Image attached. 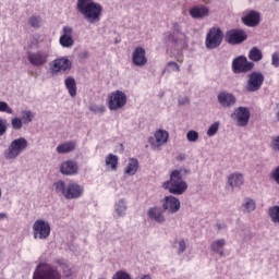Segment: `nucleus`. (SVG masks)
I'll list each match as a JSON object with an SVG mask.
<instances>
[{
	"label": "nucleus",
	"mask_w": 279,
	"mask_h": 279,
	"mask_svg": "<svg viewBox=\"0 0 279 279\" xmlns=\"http://www.w3.org/2000/svg\"><path fill=\"white\" fill-rule=\"evenodd\" d=\"M173 34H177V36H182V28L178 22L173 23Z\"/></svg>",
	"instance_id": "48"
},
{
	"label": "nucleus",
	"mask_w": 279,
	"mask_h": 279,
	"mask_svg": "<svg viewBox=\"0 0 279 279\" xmlns=\"http://www.w3.org/2000/svg\"><path fill=\"white\" fill-rule=\"evenodd\" d=\"M0 219H5V214L0 213Z\"/></svg>",
	"instance_id": "53"
},
{
	"label": "nucleus",
	"mask_w": 279,
	"mask_h": 279,
	"mask_svg": "<svg viewBox=\"0 0 279 279\" xmlns=\"http://www.w3.org/2000/svg\"><path fill=\"white\" fill-rule=\"evenodd\" d=\"M228 184L234 189V186H242L243 184V174L239 172H234L229 174L228 177Z\"/></svg>",
	"instance_id": "24"
},
{
	"label": "nucleus",
	"mask_w": 279,
	"mask_h": 279,
	"mask_svg": "<svg viewBox=\"0 0 279 279\" xmlns=\"http://www.w3.org/2000/svg\"><path fill=\"white\" fill-rule=\"evenodd\" d=\"M268 215L272 223H279V206L278 205L269 207Z\"/></svg>",
	"instance_id": "31"
},
{
	"label": "nucleus",
	"mask_w": 279,
	"mask_h": 279,
	"mask_svg": "<svg viewBox=\"0 0 279 279\" xmlns=\"http://www.w3.org/2000/svg\"><path fill=\"white\" fill-rule=\"evenodd\" d=\"M105 162L107 167H110L111 171H117V169H119V157L117 155L109 154L106 157Z\"/></svg>",
	"instance_id": "27"
},
{
	"label": "nucleus",
	"mask_w": 279,
	"mask_h": 279,
	"mask_svg": "<svg viewBox=\"0 0 279 279\" xmlns=\"http://www.w3.org/2000/svg\"><path fill=\"white\" fill-rule=\"evenodd\" d=\"M65 88L69 90L71 97H75L77 95V83H75V78L69 76L65 78Z\"/></svg>",
	"instance_id": "25"
},
{
	"label": "nucleus",
	"mask_w": 279,
	"mask_h": 279,
	"mask_svg": "<svg viewBox=\"0 0 279 279\" xmlns=\"http://www.w3.org/2000/svg\"><path fill=\"white\" fill-rule=\"evenodd\" d=\"M112 279H132V276H130V274L120 270L117 271L116 275L112 277Z\"/></svg>",
	"instance_id": "42"
},
{
	"label": "nucleus",
	"mask_w": 279,
	"mask_h": 279,
	"mask_svg": "<svg viewBox=\"0 0 279 279\" xmlns=\"http://www.w3.org/2000/svg\"><path fill=\"white\" fill-rule=\"evenodd\" d=\"M57 263L59 267H61L63 276H65V278H71V276H73V269H71L66 263L62 260H58Z\"/></svg>",
	"instance_id": "33"
},
{
	"label": "nucleus",
	"mask_w": 279,
	"mask_h": 279,
	"mask_svg": "<svg viewBox=\"0 0 279 279\" xmlns=\"http://www.w3.org/2000/svg\"><path fill=\"white\" fill-rule=\"evenodd\" d=\"M270 147L272 150L279 151V135L272 138Z\"/></svg>",
	"instance_id": "46"
},
{
	"label": "nucleus",
	"mask_w": 279,
	"mask_h": 279,
	"mask_svg": "<svg viewBox=\"0 0 279 279\" xmlns=\"http://www.w3.org/2000/svg\"><path fill=\"white\" fill-rule=\"evenodd\" d=\"M264 82L265 75H263V73L253 72L248 75V80L245 85V90H247V93H256V90H260Z\"/></svg>",
	"instance_id": "9"
},
{
	"label": "nucleus",
	"mask_w": 279,
	"mask_h": 279,
	"mask_svg": "<svg viewBox=\"0 0 279 279\" xmlns=\"http://www.w3.org/2000/svg\"><path fill=\"white\" fill-rule=\"evenodd\" d=\"M218 101L222 105L223 108H230V106H234V104H236V98L232 94L221 92L218 95Z\"/></svg>",
	"instance_id": "23"
},
{
	"label": "nucleus",
	"mask_w": 279,
	"mask_h": 279,
	"mask_svg": "<svg viewBox=\"0 0 279 279\" xmlns=\"http://www.w3.org/2000/svg\"><path fill=\"white\" fill-rule=\"evenodd\" d=\"M27 140L25 137H20L11 142L9 148L4 151V156L8 160H14L19 158L23 151L27 149Z\"/></svg>",
	"instance_id": "5"
},
{
	"label": "nucleus",
	"mask_w": 279,
	"mask_h": 279,
	"mask_svg": "<svg viewBox=\"0 0 279 279\" xmlns=\"http://www.w3.org/2000/svg\"><path fill=\"white\" fill-rule=\"evenodd\" d=\"M0 112H5L7 114H12L13 110L10 108L8 102L0 101Z\"/></svg>",
	"instance_id": "43"
},
{
	"label": "nucleus",
	"mask_w": 279,
	"mask_h": 279,
	"mask_svg": "<svg viewBox=\"0 0 279 279\" xmlns=\"http://www.w3.org/2000/svg\"><path fill=\"white\" fill-rule=\"evenodd\" d=\"M128 104V96L122 90H116L108 96L109 110H121Z\"/></svg>",
	"instance_id": "7"
},
{
	"label": "nucleus",
	"mask_w": 279,
	"mask_h": 279,
	"mask_svg": "<svg viewBox=\"0 0 279 279\" xmlns=\"http://www.w3.org/2000/svg\"><path fill=\"white\" fill-rule=\"evenodd\" d=\"M56 193L63 195L65 199H80L84 195V187L76 182H70L68 185L60 180L53 184Z\"/></svg>",
	"instance_id": "2"
},
{
	"label": "nucleus",
	"mask_w": 279,
	"mask_h": 279,
	"mask_svg": "<svg viewBox=\"0 0 279 279\" xmlns=\"http://www.w3.org/2000/svg\"><path fill=\"white\" fill-rule=\"evenodd\" d=\"M244 208L247 210V213H252L256 210V203L254 202V199L248 198L244 205Z\"/></svg>",
	"instance_id": "39"
},
{
	"label": "nucleus",
	"mask_w": 279,
	"mask_h": 279,
	"mask_svg": "<svg viewBox=\"0 0 279 279\" xmlns=\"http://www.w3.org/2000/svg\"><path fill=\"white\" fill-rule=\"evenodd\" d=\"M80 171V166L75 160L63 161L60 166V173L62 175H77Z\"/></svg>",
	"instance_id": "16"
},
{
	"label": "nucleus",
	"mask_w": 279,
	"mask_h": 279,
	"mask_svg": "<svg viewBox=\"0 0 279 279\" xmlns=\"http://www.w3.org/2000/svg\"><path fill=\"white\" fill-rule=\"evenodd\" d=\"M125 210H128V206H125V201L120 199L116 204V213H117L118 217H123V215H125Z\"/></svg>",
	"instance_id": "32"
},
{
	"label": "nucleus",
	"mask_w": 279,
	"mask_h": 279,
	"mask_svg": "<svg viewBox=\"0 0 279 279\" xmlns=\"http://www.w3.org/2000/svg\"><path fill=\"white\" fill-rule=\"evenodd\" d=\"M277 121H279V110L276 113Z\"/></svg>",
	"instance_id": "55"
},
{
	"label": "nucleus",
	"mask_w": 279,
	"mask_h": 279,
	"mask_svg": "<svg viewBox=\"0 0 279 279\" xmlns=\"http://www.w3.org/2000/svg\"><path fill=\"white\" fill-rule=\"evenodd\" d=\"M236 120V123L240 128H245L250 123V109L246 107H239L235 109L234 114H232Z\"/></svg>",
	"instance_id": "14"
},
{
	"label": "nucleus",
	"mask_w": 279,
	"mask_h": 279,
	"mask_svg": "<svg viewBox=\"0 0 279 279\" xmlns=\"http://www.w3.org/2000/svg\"><path fill=\"white\" fill-rule=\"evenodd\" d=\"M168 66H172V71L180 72V65L173 61L168 62Z\"/></svg>",
	"instance_id": "50"
},
{
	"label": "nucleus",
	"mask_w": 279,
	"mask_h": 279,
	"mask_svg": "<svg viewBox=\"0 0 279 279\" xmlns=\"http://www.w3.org/2000/svg\"><path fill=\"white\" fill-rule=\"evenodd\" d=\"M52 73H61L71 69V61L66 58L56 59L50 63Z\"/></svg>",
	"instance_id": "18"
},
{
	"label": "nucleus",
	"mask_w": 279,
	"mask_h": 279,
	"mask_svg": "<svg viewBox=\"0 0 279 279\" xmlns=\"http://www.w3.org/2000/svg\"><path fill=\"white\" fill-rule=\"evenodd\" d=\"M189 14L192 19H206L210 14V9L204 4L195 5L190 9Z\"/></svg>",
	"instance_id": "19"
},
{
	"label": "nucleus",
	"mask_w": 279,
	"mask_h": 279,
	"mask_svg": "<svg viewBox=\"0 0 279 279\" xmlns=\"http://www.w3.org/2000/svg\"><path fill=\"white\" fill-rule=\"evenodd\" d=\"M179 104H180V106H184V104H189V98H184V100H182V98H180Z\"/></svg>",
	"instance_id": "52"
},
{
	"label": "nucleus",
	"mask_w": 279,
	"mask_h": 279,
	"mask_svg": "<svg viewBox=\"0 0 279 279\" xmlns=\"http://www.w3.org/2000/svg\"><path fill=\"white\" fill-rule=\"evenodd\" d=\"M226 245V240L220 239L217 241H214L210 245L211 252H215L216 254H219L220 256H223V246Z\"/></svg>",
	"instance_id": "29"
},
{
	"label": "nucleus",
	"mask_w": 279,
	"mask_h": 279,
	"mask_svg": "<svg viewBox=\"0 0 279 279\" xmlns=\"http://www.w3.org/2000/svg\"><path fill=\"white\" fill-rule=\"evenodd\" d=\"M254 69V62L248 61L247 57L240 56L232 61L233 73H250Z\"/></svg>",
	"instance_id": "10"
},
{
	"label": "nucleus",
	"mask_w": 279,
	"mask_h": 279,
	"mask_svg": "<svg viewBox=\"0 0 279 279\" xmlns=\"http://www.w3.org/2000/svg\"><path fill=\"white\" fill-rule=\"evenodd\" d=\"M76 9L85 21L92 25L101 21L104 7L93 0H77Z\"/></svg>",
	"instance_id": "1"
},
{
	"label": "nucleus",
	"mask_w": 279,
	"mask_h": 279,
	"mask_svg": "<svg viewBox=\"0 0 279 279\" xmlns=\"http://www.w3.org/2000/svg\"><path fill=\"white\" fill-rule=\"evenodd\" d=\"M138 171V159L131 158L129 160V165L126 166L124 173L126 175H136V172Z\"/></svg>",
	"instance_id": "26"
},
{
	"label": "nucleus",
	"mask_w": 279,
	"mask_h": 279,
	"mask_svg": "<svg viewBox=\"0 0 279 279\" xmlns=\"http://www.w3.org/2000/svg\"><path fill=\"white\" fill-rule=\"evenodd\" d=\"M89 110L90 112H94L95 114H104V112H106V106L104 105H90L89 106Z\"/></svg>",
	"instance_id": "35"
},
{
	"label": "nucleus",
	"mask_w": 279,
	"mask_h": 279,
	"mask_svg": "<svg viewBox=\"0 0 279 279\" xmlns=\"http://www.w3.org/2000/svg\"><path fill=\"white\" fill-rule=\"evenodd\" d=\"M8 132V121L0 119V136H5Z\"/></svg>",
	"instance_id": "44"
},
{
	"label": "nucleus",
	"mask_w": 279,
	"mask_h": 279,
	"mask_svg": "<svg viewBox=\"0 0 279 279\" xmlns=\"http://www.w3.org/2000/svg\"><path fill=\"white\" fill-rule=\"evenodd\" d=\"M33 279H62V275L53 266L39 263L33 274Z\"/></svg>",
	"instance_id": "4"
},
{
	"label": "nucleus",
	"mask_w": 279,
	"mask_h": 279,
	"mask_svg": "<svg viewBox=\"0 0 279 279\" xmlns=\"http://www.w3.org/2000/svg\"><path fill=\"white\" fill-rule=\"evenodd\" d=\"M271 64H272V66L278 69V66H279V52H274L272 53V56H271Z\"/></svg>",
	"instance_id": "45"
},
{
	"label": "nucleus",
	"mask_w": 279,
	"mask_h": 279,
	"mask_svg": "<svg viewBox=\"0 0 279 279\" xmlns=\"http://www.w3.org/2000/svg\"><path fill=\"white\" fill-rule=\"evenodd\" d=\"M225 40L228 45H242L247 40V33L243 29L233 28L226 33Z\"/></svg>",
	"instance_id": "11"
},
{
	"label": "nucleus",
	"mask_w": 279,
	"mask_h": 279,
	"mask_svg": "<svg viewBox=\"0 0 279 279\" xmlns=\"http://www.w3.org/2000/svg\"><path fill=\"white\" fill-rule=\"evenodd\" d=\"M11 125L13 130H21V128H23V120L21 118H13L11 120Z\"/></svg>",
	"instance_id": "40"
},
{
	"label": "nucleus",
	"mask_w": 279,
	"mask_h": 279,
	"mask_svg": "<svg viewBox=\"0 0 279 279\" xmlns=\"http://www.w3.org/2000/svg\"><path fill=\"white\" fill-rule=\"evenodd\" d=\"M169 141V132L166 130H157L154 137H149L148 143H150L153 149H160L162 145Z\"/></svg>",
	"instance_id": "13"
},
{
	"label": "nucleus",
	"mask_w": 279,
	"mask_h": 279,
	"mask_svg": "<svg viewBox=\"0 0 279 279\" xmlns=\"http://www.w3.org/2000/svg\"><path fill=\"white\" fill-rule=\"evenodd\" d=\"M186 138L190 143H195L199 138V133H197V131H190L186 134Z\"/></svg>",
	"instance_id": "38"
},
{
	"label": "nucleus",
	"mask_w": 279,
	"mask_h": 279,
	"mask_svg": "<svg viewBox=\"0 0 279 279\" xmlns=\"http://www.w3.org/2000/svg\"><path fill=\"white\" fill-rule=\"evenodd\" d=\"M132 62L135 66H145V64H147V56L145 52V48L136 47L133 50Z\"/></svg>",
	"instance_id": "17"
},
{
	"label": "nucleus",
	"mask_w": 279,
	"mask_h": 279,
	"mask_svg": "<svg viewBox=\"0 0 279 279\" xmlns=\"http://www.w3.org/2000/svg\"><path fill=\"white\" fill-rule=\"evenodd\" d=\"M27 60L33 66H45L49 60V54L45 51L27 52Z\"/></svg>",
	"instance_id": "12"
},
{
	"label": "nucleus",
	"mask_w": 279,
	"mask_h": 279,
	"mask_svg": "<svg viewBox=\"0 0 279 279\" xmlns=\"http://www.w3.org/2000/svg\"><path fill=\"white\" fill-rule=\"evenodd\" d=\"M166 191H169L172 195H182L185 193L189 185L182 180V171L173 170L170 173V180L162 184Z\"/></svg>",
	"instance_id": "3"
},
{
	"label": "nucleus",
	"mask_w": 279,
	"mask_h": 279,
	"mask_svg": "<svg viewBox=\"0 0 279 279\" xmlns=\"http://www.w3.org/2000/svg\"><path fill=\"white\" fill-rule=\"evenodd\" d=\"M275 182L279 184V166L275 169V171L271 173Z\"/></svg>",
	"instance_id": "49"
},
{
	"label": "nucleus",
	"mask_w": 279,
	"mask_h": 279,
	"mask_svg": "<svg viewBox=\"0 0 279 279\" xmlns=\"http://www.w3.org/2000/svg\"><path fill=\"white\" fill-rule=\"evenodd\" d=\"M75 150V142H65L57 147L58 154H69Z\"/></svg>",
	"instance_id": "28"
},
{
	"label": "nucleus",
	"mask_w": 279,
	"mask_h": 279,
	"mask_svg": "<svg viewBox=\"0 0 279 279\" xmlns=\"http://www.w3.org/2000/svg\"><path fill=\"white\" fill-rule=\"evenodd\" d=\"M184 252H186V241L180 240L179 241L178 254H184Z\"/></svg>",
	"instance_id": "47"
},
{
	"label": "nucleus",
	"mask_w": 279,
	"mask_h": 279,
	"mask_svg": "<svg viewBox=\"0 0 279 279\" xmlns=\"http://www.w3.org/2000/svg\"><path fill=\"white\" fill-rule=\"evenodd\" d=\"M186 159V155L184 154H180L179 156H177V160H179L180 162H182V160Z\"/></svg>",
	"instance_id": "51"
},
{
	"label": "nucleus",
	"mask_w": 279,
	"mask_h": 279,
	"mask_svg": "<svg viewBox=\"0 0 279 279\" xmlns=\"http://www.w3.org/2000/svg\"><path fill=\"white\" fill-rule=\"evenodd\" d=\"M162 209L171 213V215L178 213L180 210V199L175 196H166L162 201Z\"/></svg>",
	"instance_id": "15"
},
{
	"label": "nucleus",
	"mask_w": 279,
	"mask_h": 279,
	"mask_svg": "<svg viewBox=\"0 0 279 279\" xmlns=\"http://www.w3.org/2000/svg\"><path fill=\"white\" fill-rule=\"evenodd\" d=\"M33 119H34V114L32 113V111L22 112V123H24L25 125H28V123H32Z\"/></svg>",
	"instance_id": "36"
},
{
	"label": "nucleus",
	"mask_w": 279,
	"mask_h": 279,
	"mask_svg": "<svg viewBox=\"0 0 279 279\" xmlns=\"http://www.w3.org/2000/svg\"><path fill=\"white\" fill-rule=\"evenodd\" d=\"M73 28L71 26H64L63 27V35H61L59 43L61 47H73L74 40H73Z\"/></svg>",
	"instance_id": "20"
},
{
	"label": "nucleus",
	"mask_w": 279,
	"mask_h": 279,
	"mask_svg": "<svg viewBox=\"0 0 279 279\" xmlns=\"http://www.w3.org/2000/svg\"><path fill=\"white\" fill-rule=\"evenodd\" d=\"M216 228H217L218 230H221V228H222V227H221V223H217V225H216Z\"/></svg>",
	"instance_id": "54"
},
{
	"label": "nucleus",
	"mask_w": 279,
	"mask_h": 279,
	"mask_svg": "<svg viewBox=\"0 0 279 279\" xmlns=\"http://www.w3.org/2000/svg\"><path fill=\"white\" fill-rule=\"evenodd\" d=\"M223 43V32L219 27H211L206 36L205 45L207 49H217Z\"/></svg>",
	"instance_id": "6"
},
{
	"label": "nucleus",
	"mask_w": 279,
	"mask_h": 279,
	"mask_svg": "<svg viewBox=\"0 0 279 279\" xmlns=\"http://www.w3.org/2000/svg\"><path fill=\"white\" fill-rule=\"evenodd\" d=\"M242 22L244 25H247V27H256V25H260V13L251 11L242 17Z\"/></svg>",
	"instance_id": "22"
},
{
	"label": "nucleus",
	"mask_w": 279,
	"mask_h": 279,
	"mask_svg": "<svg viewBox=\"0 0 279 279\" xmlns=\"http://www.w3.org/2000/svg\"><path fill=\"white\" fill-rule=\"evenodd\" d=\"M248 59L252 62H260L263 60V51L258 47H253L248 52Z\"/></svg>",
	"instance_id": "30"
},
{
	"label": "nucleus",
	"mask_w": 279,
	"mask_h": 279,
	"mask_svg": "<svg viewBox=\"0 0 279 279\" xmlns=\"http://www.w3.org/2000/svg\"><path fill=\"white\" fill-rule=\"evenodd\" d=\"M181 38L182 35H178V33H172L166 37V43H171V45H178Z\"/></svg>",
	"instance_id": "34"
},
{
	"label": "nucleus",
	"mask_w": 279,
	"mask_h": 279,
	"mask_svg": "<svg viewBox=\"0 0 279 279\" xmlns=\"http://www.w3.org/2000/svg\"><path fill=\"white\" fill-rule=\"evenodd\" d=\"M217 132H219V122H215L214 124H211L207 131V135L208 136H215V134H217Z\"/></svg>",
	"instance_id": "41"
},
{
	"label": "nucleus",
	"mask_w": 279,
	"mask_h": 279,
	"mask_svg": "<svg viewBox=\"0 0 279 279\" xmlns=\"http://www.w3.org/2000/svg\"><path fill=\"white\" fill-rule=\"evenodd\" d=\"M33 234L34 239H49V234H51V226L43 219L36 220L33 225Z\"/></svg>",
	"instance_id": "8"
},
{
	"label": "nucleus",
	"mask_w": 279,
	"mask_h": 279,
	"mask_svg": "<svg viewBox=\"0 0 279 279\" xmlns=\"http://www.w3.org/2000/svg\"><path fill=\"white\" fill-rule=\"evenodd\" d=\"M148 218L151 221H156V223H165V221L167 220L165 218V209L160 208V207H150L148 209Z\"/></svg>",
	"instance_id": "21"
},
{
	"label": "nucleus",
	"mask_w": 279,
	"mask_h": 279,
	"mask_svg": "<svg viewBox=\"0 0 279 279\" xmlns=\"http://www.w3.org/2000/svg\"><path fill=\"white\" fill-rule=\"evenodd\" d=\"M277 106H278V108H279V104H278Z\"/></svg>",
	"instance_id": "56"
},
{
	"label": "nucleus",
	"mask_w": 279,
	"mask_h": 279,
	"mask_svg": "<svg viewBox=\"0 0 279 279\" xmlns=\"http://www.w3.org/2000/svg\"><path fill=\"white\" fill-rule=\"evenodd\" d=\"M40 23H41L40 16L32 15L28 19V24L31 25V27L38 28L40 27Z\"/></svg>",
	"instance_id": "37"
}]
</instances>
